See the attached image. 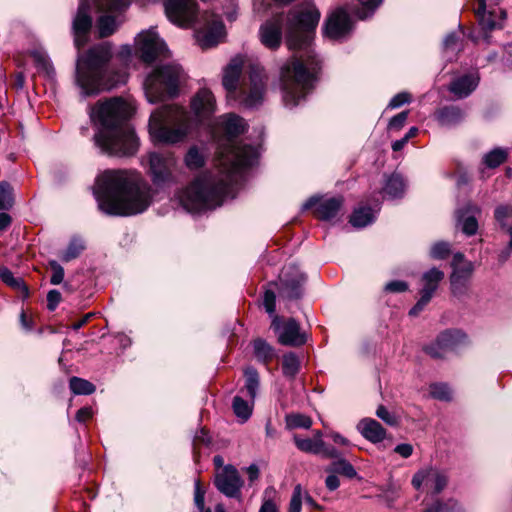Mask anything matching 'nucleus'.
Returning <instances> with one entry per match:
<instances>
[{
  "mask_svg": "<svg viewBox=\"0 0 512 512\" xmlns=\"http://www.w3.org/2000/svg\"><path fill=\"white\" fill-rule=\"evenodd\" d=\"M245 63V58L242 55H237L230 60L228 65L225 67L223 72L222 84L225 90L229 94L236 95L238 86H239V78L241 76L243 67Z\"/></svg>",
  "mask_w": 512,
  "mask_h": 512,
  "instance_id": "obj_28",
  "label": "nucleus"
},
{
  "mask_svg": "<svg viewBox=\"0 0 512 512\" xmlns=\"http://www.w3.org/2000/svg\"><path fill=\"white\" fill-rule=\"evenodd\" d=\"M61 301V293L58 290H50L47 294V308L54 311Z\"/></svg>",
  "mask_w": 512,
  "mask_h": 512,
  "instance_id": "obj_63",
  "label": "nucleus"
},
{
  "mask_svg": "<svg viewBox=\"0 0 512 512\" xmlns=\"http://www.w3.org/2000/svg\"><path fill=\"white\" fill-rule=\"evenodd\" d=\"M185 164L190 170H197L204 166L205 158L196 146H192L185 155Z\"/></svg>",
  "mask_w": 512,
  "mask_h": 512,
  "instance_id": "obj_48",
  "label": "nucleus"
},
{
  "mask_svg": "<svg viewBox=\"0 0 512 512\" xmlns=\"http://www.w3.org/2000/svg\"><path fill=\"white\" fill-rule=\"evenodd\" d=\"M294 442L296 447L306 453L320 454L323 448L322 439H310V438H299L294 436Z\"/></svg>",
  "mask_w": 512,
  "mask_h": 512,
  "instance_id": "obj_43",
  "label": "nucleus"
},
{
  "mask_svg": "<svg viewBox=\"0 0 512 512\" xmlns=\"http://www.w3.org/2000/svg\"><path fill=\"white\" fill-rule=\"evenodd\" d=\"M462 49L460 33L451 32L443 40V53L447 60H451Z\"/></svg>",
  "mask_w": 512,
  "mask_h": 512,
  "instance_id": "obj_36",
  "label": "nucleus"
},
{
  "mask_svg": "<svg viewBox=\"0 0 512 512\" xmlns=\"http://www.w3.org/2000/svg\"><path fill=\"white\" fill-rule=\"evenodd\" d=\"M85 249V245L82 239L78 237H73L67 248L62 252L61 260L64 262H69L73 259H76L80 256V254Z\"/></svg>",
  "mask_w": 512,
  "mask_h": 512,
  "instance_id": "obj_44",
  "label": "nucleus"
},
{
  "mask_svg": "<svg viewBox=\"0 0 512 512\" xmlns=\"http://www.w3.org/2000/svg\"><path fill=\"white\" fill-rule=\"evenodd\" d=\"M200 27L196 31L199 45L206 49L217 45L225 34V27L218 15L205 12L199 20Z\"/></svg>",
  "mask_w": 512,
  "mask_h": 512,
  "instance_id": "obj_16",
  "label": "nucleus"
},
{
  "mask_svg": "<svg viewBox=\"0 0 512 512\" xmlns=\"http://www.w3.org/2000/svg\"><path fill=\"white\" fill-rule=\"evenodd\" d=\"M253 351L257 361L265 365L270 363L277 356L275 349L261 338L253 341Z\"/></svg>",
  "mask_w": 512,
  "mask_h": 512,
  "instance_id": "obj_34",
  "label": "nucleus"
},
{
  "mask_svg": "<svg viewBox=\"0 0 512 512\" xmlns=\"http://www.w3.org/2000/svg\"><path fill=\"white\" fill-rule=\"evenodd\" d=\"M148 158V174L152 183L164 188L176 183V159L173 155L150 152Z\"/></svg>",
  "mask_w": 512,
  "mask_h": 512,
  "instance_id": "obj_11",
  "label": "nucleus"
},
{
  "mask_svg": "<svg viewBox=\"0 0 512 512\" xmlns=\"http://www.w3.org/2000/svg\"><path fill=\"white\" fill-rule=\"evenodd\" d=\"M507 159V152L501 148H495L484 155L483 163L489 168L500 166Z\"/></svg>",
  "mask_w": 512,
  "mask_h": 512,
  "instance_id": "obj_50",
  "label": "nucleus"
},
{
  "mask_svg": "<svg viewBox=\"0 0 512 512\" xmlns=\"http://www.w3.org/2000/svg\"><path fill=\"white\" fill-rule=\"evenodd\" d=\"M93 194L99 209L109 216H133L147 210L151 187L132 170H106L95 181Z\"/></svg>",
  "mask_w": 512,
  "mask_h": 512,
  "instance_id": "obj_3",
  "label": "nucleus"
},
{
  "mask_svg": "<svg viewBox=\"0 0 512 512\" xmlns=\"http://www.w3.org/2000/svg\"><path fill=\"white\" fill-rule=\"evenodd\" d=\"M164 8L167 18L180 27H189L197 21L196 0H165Z\"/></svg>",
  "mask_w": 512,
  "mask_h": 512,
  "instance_id": "obj_17",
  "label": "nucleus"
},
{
  "mask_svg": "<svg viewBox=\"0 0 512 512\" xmlns=\"http://www.w3.org/2000/svg\"><path fill=\"white\" fill-rule=\"evenodd\" d=\"M31 57L39 72L44 73L48 78H52L55 75L51 61L44 51L34 50L31 52Z\"/></svg>",
  "mask_w": 512,
  "mask_h": 512,
  "instance_id": "obj_37",
  "label": "nucleus"
},
{
  "mask_svg": "<svg viewBox=\"0 0 512 512\" xmlns=\"http://www.w3.org/2000/svg\"><path fill=\"white\" fill-rule=\"evenodd\" d=\"M216 488L229 498H238L241 494L243 481L235 467L232 465L225 466L215 476Z\"/></svg>",
  "mask_w": 512,
  "mask_h": 512,
  "instance_id": "obj_23",
  "label": "nucleus"
},
{
  "mask_svg": "<svg viewBox=\"0 0 512 512\" xmlns=\"http://www.w3.org/2000/svg\"><path fill=\"white\" fill-rule=\"evenodd\" d=\"M343 205L342 197H331L327 199H319L311 197L304 205V209L316 206V216L324 221H331L335 219Z\"/></svg>",
  "mask_w": 512,
  "mask_h": 512,
  "instance_id": "obj_24",
  "label": "nucleus"
},
{
  "mask_svg": "<svg viewBox=\"0 0 512 512\" xmlns=\"http://www.w3.org/2000/svg\"><path fill=\"white\" fill-rule=\"evenodd\" d=\"M300 369L299 357L294 352H289L283 355L282 358V372L287 378L293 379L298 374Z\"/></svg>",
  "mask_w": 512,
  "mask_h": 512,
  "instance_id": "obj_38",
  "label": "nucleus"
},
{
  "mask_svg": "<svg viewBox=\"0 0 512 512\" xmlns=\"http://www.w3.org/2000/svg\"><path fill=\"white\" fill-rule=\"evenodd\" d=\"M357 2L359 6L355 10V13L359 19L365 20L375 13L383 0H357Z\"/></svg>",
  "mask_w": 512,
  "mask_h": 512,
  "instance_id": "obj_46",
  "label": "nucleus"
},
{
  "mask_svg": "<svg viewBox=\"0 0 512 512\" xmlns=\"http://www.w3.org/2000/svg\"><path fill=\"white\" fill-rule=\"evenodd\" d=\"M408 111H402L390 118L387 128H402L407 121Z\"/></svg>",
  "mask_w": 512,
  "mask_h": 512,
  "instance_id": "obj_60",
  "label": "nucleus"
},
{
  "mask_svg": "<svg viewBox=\"0 0 512 512\" xmlns=\"http://www.w3.org/2000/svg\"><path fill=\"white\" fill-rule=\"evenodd\" d=\"M444 277V272L436 267H432L422 274L421 282L423 286L420 290V298L410 309L409 315L417 316L421 311H423L433 298Z\"/></svg>",
  "mask_w": 512,
  "mask_h": 512,
  "instance_id": "obj_18",
  "label": "nucleus"
},
{
  "mask_svg": "<svg viewBox=\"0 0 512 512\" xmlns=\"http://www.w3.org/2000/svg\"><path fill=\"white\" fill-rule=\"evenodd\" d=\"M376 416L384 421L389 426H396L398 424L397 417L394 413L390 412L385 406L380 405L376 410Z\"/></svg>",
  "mask_w": 512,
  "mask_h": 512,
  "instance_id": "obj_57",
  "label": "nucleus"
},
{
  "mask_svg": "<svg viewBox=\"0 0 512 512\" xmlns=\"http://www.w3.org/2000/svg\"><path fill=\"white\" fill-rule=\"evenodd\" d=\"M92 27L91 4L88 0H81L73 20V33L75 46L80 49L87 42V35Z\"/></svg>",
  "mask_w": 512,
  "mask_h": 512,
  "instance_id": "obj_22",
  "label": "nucleus"
},
{
  "mask_svg": "<svg viewBox=\"0 0 512 512\" xmlns=\"http://www.w3.org/2000/svg\"><path fill=\"white\" fill-rule=\"evenodd\" d=\"M474 272V264L465 262L462 268H454L450 274V290L453 296L462 298L468 294L470 280Z\"/></svg>",
  "mask_w": 512,
  "mask_h": 512,
  "instance_id": "obj_26",
  "label": "nucleus"
},
{
  "mask_svg": "<svg viewBox=\"0 0 512 512\" xmlns=\"http://www.w3.org/2000/svg\"><path fill=\"white\" fill-rule=\"evenodd\" d=\"M305 275L296 264L290 263L283 267L278 282H272L269 286H276L278 296L282 299L295 300L303 294Z\"/></svg>",
  "mask_w": 512,
  "mask_h": 512,
  "instance_id": "obj_14",
  "label": "nucleus"
},
{
  "mask_svg": "<svg viewBox=\"0 0 512 512\" xmlns=\"http://www.w3.org/2000/svg\"><path fill=\"white\" fill-rule=\"evenodd\" d=\"M232 408L235 415L242 419V421H247L252 414V405L240 396L234 397Z\"/></svg>",
  "mask_w": 512,
  "mask_h": 512,
  "instance_id": "obj_49",
  "label": "nucleus"
},
{
  "mask_svg": "<svg viewBox=\"0 0 512 512\" xmlns=\"http://www.w3.org/2000/svg\"><path fill=\"white\" fill-rule=\"evenodd\" d=\"M321 17L320 11L310 2L303 3L284 16L277 14L259 28L262 45L276 50L282 43L283 25L286 23V43L297 51L281 68L283 101L293 108L302 103L314 89L321 69V60L312 49L315 30Z\"/></svg>",
  "mask_w": 512,
  "mask_h": 512,
  "instance_id": "obj_2",
  "label": "nucleus"
},
{
  "mask_svg": "<svg viewBox=\"0 0 512 512\" xmlns=\"http://www.w3.org/2000/svg\"><path fill=\"white\" fill-rule=\"evenodd\" d=\"M194 486V503L198 512H212L210 508H205V490L201 487L200 481H195ZM215 512H225L224 506L222 504H217L215 506Z\"/></svg>",
  "mask_w": 512,
  "mask_h": 512,
  "instance_id": "obj_45",
  "label": "nucleus"
},
{
  "mask_svg": "<svg viewBox=\"0 0 512 512\" xmlns=\"http://www.w3.org/2000/svg\"><path fill=\"white\" fill-rule=\"evenodd\" d=\"M214 128H247V122L235 113H226L219 116L215 122Z\"/></svg>",
  "mask_w": 512,
  "mask_h": 512,
  "instance_id": "obj_39",
  "label": "nucleus"
},
{
  "mask_svg": "<svg viewBox=\"0 0 512 512\" xmlns=\"http://www.w3.org/2000/svg\"><path fill=\"white\" fill-rule=\"evenodd\" d=\"M13 204L12 188L6 181L0 182V211L9 209Z\"/></svg>",
  "mask_w": 512,
  "mask_h": 512,
  "instance_id": "obj_55",
  "label": "nucleus"
},
{
  "mask_svg": "<svg viewBox=\"0 0 512 512\" xmlns=\"http://www.w3.org/2000/svg\"><path fill=\"white\" fill-rule=\"evenodd\" d=\"M408 289V284L402 280H394L385 285V291L391 293H401Z\"/></svg>",
  "mask_w": 512,
  "mask_h": 512,
  "instance_id": "obj_62",
  "label": "nucleus"
},
{
  "mask_svg": "<svg viewBox=\"0 0 512 512\" xmlns=\"http://www.w3.org/2000/svg\"><path fill=\"white\" fill-rule=\"evenodd\" d=\"M136 111V101L129 95L102 97L87 106L90 123L95 128H124Z\"/></svg>",
  "mask_w": 512,
  "mask_h": 512,
  "instance_id": "obj_6",
  "label": "nucleus"
},
{
  "mask_svg": "<svg viewBox=\"0 0 512 512\" xmlns=\"http://www.w3.org/2000/svg\"><path fill=\"white\" fill-rule=\"evenodd\" d=\"M424 512H465L464 508L454 499L437 500Z\"/></svg>",
  "mask_w": 512,
  "mask_h": 512,
  "instance_id": "obj_41",
  "label": "nucleus"
},
{
  "mask_svg": "<svg viewBox=\"0 0 512 512\" xmlns=\"http://www.w3.org/2000/svg\"><path fill=\"white\" fill-rule=\"evenodd\" d=\"M447 475L434 467H427L417 471L412 478V485L419 490L424 487L428 492L440 493L447 485Z\"/></svg>",
  "mask_w": 512,
  "mask_h": 512,
  "instance_id": "obj_20",
  "label": "nucleus"
},
{
  "mask_svg": "<svg viewBox=\"0 0 512 512\" xmlns=\"http://www.w3.org/2000/svg\"><path fill=\"white\" fill-rule=\"evenodd\" d=\"M216 112V99L207 88L190 98L189 110L179 105H163L149 118L148 128H197L210 125Z\"/></svg>",
  "mask_w": 512,
  "mask_h": 512,
  "instance_id": "obj_5",
  "label": "nucleus"
},
{
  "mask_svg": "<svg viewBox=\"0 0 512 512\" xmlns=\"http://www.w3.org/2000/svg\"><path fill=\"white\" fill-rule=\"evenodd\" d=\"M0 279L8 286L17 289L21 293L23 299L29 297V289L24 280L20 277H15L11 270L6 267L0 268Z\"/></svg>",
  "mask_w": 512,
  "mask_h": 512,
  "instance_id": "obj_35",
  "label": "nucleus"
},
{
  "mask_svg": "<svg viewBox=\"0 0 512 512\" xmlns=\"http://www.w3.org/2000/svg\"><path fill=\"white\" fill-rule=\"evenodd\" d=\"M114 2V0H95V4L98 6V9L104 13L96 22L98 34L101 38L112 35L122 23L119 16L127 8L121 11H113L110 9V6L111 4H114Z\"/></svg>",
  "mask_w": 512,
  "mask_h": 512,
  "instance_id": "obj_21",
  "label": "nucleus"
},
{
  "mask_svg": "<svg viewBox=\"0 0 512 512\" xmlns=\"http://www.w3.org/2000/svg\"><path fill=\"white\" fill-rule=\"evenodd\" d=\"M353 22L348 12L340 7L334 10L325 21L324 35L332 40L346 39L352 32Z\"/></svg>",
  "mask_w": 512,
  "mask_h": 512,
  "instance_id": "obj_19",
  "label": "nucleus"
},
{
  "mask_svg": "<svg viewBox=\"0 0 512 512\" xmlns=\"http://www.w3.org/2000/svg\"><path fill=\"white\" fill-rule=\"evenodd\" d=\"M49 265L52 270V275L50 278V283L52 285L60 284L64 279V269L63 267L55 260L49 262Z\"/></svg>",
  "mask_w": 512,
  "mask_h": 512,
  "instance_id": "obj_58",
  "label": "nucleus"
},
{
  "mask_svg": "<svg viewBox=\"0 0 512 512\" xmlns=\"http://www.w3.org/2000/svg\"><path fill=\"white\" fill-rule=\"evenodd\" d=\"M275 291L267 288L264 292L263 305L266 312L272 316L271 328L278 336V342L284 346L298 347L306 343L307 337L301 332L300 324L294 319L283 320L275 315Z\"/></svg>",
  "mask_w": 512,
  "mask_h": 512,
  "instance_id": "obj_8",
  "label": "nucleus"
},
{
  "mask_svg": "<svg viewBox=\"0 0 512 512\" xmlns=\"http://www.w3.org/2000/svg\"><path fill=\"white\" fill-rule=\"evenodd\" d=\"M411 95L408 92H400L393 96L388 104L391 109H396L411 102Z\"/></svg>",
  "mask_w": 512,
  "mask_h": 512,
  "instance_id": "obj_59",
  "label": "nucleus"
},
{
  "mask_svg": "<svg viewBox=\"0 0 512 512\" xmlns=\"http://www.w3.org/2000/svg\"><path fill=\"white\" fill-rule=\"evenodd\" d=\"M481 214V209L473 204L467 203L456 211V227L460 228L463 234L470 237L478 231L477 216Z\"/></svg>",
  "mask_w": 512,
  "mask_h": 512,
  "instance_id": "obj_27",
  "label": "nucleus"
},
{
  "mask_svg": "<svg viewBox=\"0 0 512 512\" xmlns=\"http://www.w3.org/2000/svg\"><path fill=\"white\" fill-rule=\"evenodd\" d=\"M466 335L458 329H446L438 334L436 339L424 346L426 354L435 359H442L451 352H455L461 345L465 344Z\"/></svg>",
  "mask_w": 512,
  "mask_h": 512,
  "instance_id": "obj_15",
  "label": "nucleus"
},
{
  "mask_svg": "<svg viewBox=\"0 0 512 512\" xmlns=\"http://www.w3.org/2000/svg\"><path fill=\"white\" fill-rule=\"evenodd\" d=\"M480 75L478 71L461 74L452 78L448 85V91L456 99H465L478 87Z\"/></svg>",
  "mask_w": 512,
  "mask_h": 512,
  "instance_id": "obj_25",
  "label": "nucleus"
},
{
  "mask_svg": "<svg viewBox=\"0 0 512 512\" xmlns=\"http://www.w3.org/2000/svg\"><path fill=\"white\" fill-rule=\"evenodd\" d=\"M328 471L341 474L349 479L356 477L357 472L353 465L344 458L333 461Z\"/></svg>",
  "mask_w": 512,
  "mask_h": 512,
  "instance_id": "obj_47",
  "label": "nucleus"
},
{
  "mask_svg": "<svg viewBox=\"0 0 512 512\" xmlns=\"http://www.w3.org/2000/svg\"><path fill=\"white\" fill-rule=\"evenodd\" d=\"M304 490L300 484H297L292 492L288 512H301Z\"/></svg>",
  "mask_w": 512,
  "mask_h": 512,
  "instance_id": "obj_56",
  "label": "nucleus"
},
{
  "mask_svg": "<svg viewBox=\"0 0 512 512\" xmlns=\"http://www.w3.org/2000/svg\"><path fill=\"white\" fill-rule=\"evenodd\" d=\"M116 57L124 67H127L132 60V47L122 45ZM111 58L112 46L108 42L97 44L86 53L78 54L75 82L84 96L111 90L127 82L126 68L113 70L108 67Z\"/></svg>",
  "mask_w": 512,
  "mask_h": 512,
  "instance_id": "obj_4",
  "label": "nucleus"
},
{
  "mask_svg": "<svg viewBox=\"0 0 512 512\" xmlns=\"http://www.w3.org/2000/svg\"><path fill=\"white\" fill-rule=\"evenodd\" d=\"M418 130H408V132L399 140H396L392 143L393 151L397 152L403 149V147L408 143L411 138H414L417 135Z\"/></svg>",
  "mask_w": 512,
  "mask_h": 512,
  "instance_id": "obj_61",
  "label": "nucleus"
},
{
  "mask_svg": "<svg viewBox=\"0 0 512 512\" xmlns=\"http://www.w3.org/2000/svg\"><path fill=\"white\" fill-rule=\"evenodd\" d=\"M451 253V244L446 241L435 242L429 251V256L435 260H444Z\"/></svg>",
  "mask_w": 512,
  "mask_h": 512,
  "instance_id": "obj_52",
  "label": "nucleus"
},
{
  "mask_svg": "<svg viewBox=\"0 0 512 512\" xmlns=\"http://www.w3.org/2000/svg\"><path fill=\"white\" fill-rule=\"evenodd\" d=\"M93 414L94 412L92 407L85 406L77 411L75 418L79 423H85L87 420L92 418Z\"/></svg>",
  "mask_w": 512,
  "mask_h": 512,
  "instance_id": "obj_64",
  "label": "nucleus"
},
{
  "mask_svg": "<svg viewBox=\"0 0 512 512\" xmlns=\"http://www.w3.org/2000/svg\"><path fill=\"white\" fill-rule=\"evenodd\" d=\"M93 140L102 153L110 156H133L139 149L135 130H97Z\"/></svg>",
  "mask_w": 512,
  "mask_h": 512,
  "instance_id": "obj_9",
  "label": "nucleus"
},
{
  "mask_svg": "<svg viewBox=\"0 0 512 512\" xmlns=\"http://www.w3.org/2000/svg\"><path fill=\"white\" fill-rule=\"evenodd\" d=\"M512 205H499L494 212V216L499 225L508 231L512 227Z\"/></svg>",
  "mask_w": 512,
  "mask_h": 512,
  "instance_id": "obj_51",
  "label": "nucleus"
},
{
  "mask_svg": "<svg viewBox=\"0 0 512 512\" xmlns=\"http://www.w3.org/2000/svg\"><path fill=\"white\" fill-rule=\"evenodd\" d=\"M186 73L177 63H169L154 69L144 81V92L150 103L179 95Z\"/></svg>",
  "mask_w": 512,
  "mask_h": 512,
  "instance_id": "obj_7",
  "label": "nucleus"
},
{
  "mask_svg": "<svg viewBox=\"0 0 512 512\" xmlns=\"http://www.w3.org/2000/svg\"><path fill=\"white\" fill-rule=\"evenodd\" d=\"M244 376L247 396L253 403L257 395V390L259 388V374L255 368L247 367L244 371Z\"/></svg>",
  "mask_w": 512,
  "mask_h": 512,
  "instance_id": "obj_40",
  "label": "nucleus"
},
{
  "mask_svg": "<svg viewBox=\"0 0 512 512\" xmlns=\"http://www.w3.org/2000/svg\"><path fill=\"white\" fill-rule=\"evenodd\" d=\"M248 83H243L239 90V103L247 108H256L263 103L266 91L264 70L257 64L249 67Z\"/></svg>",
  "mask_w": 512,
  "mask_h": 512,
  "instance_id": "obj_12",
  "label": "nucleus"
},
{
  "mask_svg": "<svg viewBox=\"0 0 512 512\" xmlns=\"http://www.w3.org/2000/svg\"><path fill=\"white\" fill-rule=\"evenodd\" d=\"M405 182L401 175L392 174L387 177L383 187L384 197L388 199H397L403 197L405 193Z\"/></svg>",
  "mask_w": 512,
  "mask_h": 512,
  "instance_id": "obj_33",
  "label": "nucleus"
},
{
  "mask_svg": "<svg viewBox=\"0 0 512 512\" xmlns=\"http://www.w3.org/2000/svg\"><path fill=\"white\" fill-rule=\"evenodd\" d=\"M189 130H149L154 145H176L186 141Z\"/></svg>",
  "mask_w": 512,
  "mask_h": 512,
  "instance_id": "obj_30",
  "label": "nucleus"
},
{
  "mask_svg": "<svg viewBox=\"0 0 512 512\" xmlns=\"http://www.w3.org/2000/svg\"><path fill=\"white\" fill-rule=\"evenodd\" d=\"M378 211L379 209L374 210L371 207L360 206L353 211L349 222L355 228H364L376 220V214Z\"/></svg>",
  "mask_w": 512,
  "mask_h": 512,
  "instance_id": "obj_32",
  "label": "nucleus"
},
{
  "mask_svg": "<svg viewBox=\"0 0 512 512\" xmlns=\"http://www.w3.org/2000/svg\"><path fill=\"white\" fill-rule=\"evenodd\" d=\"M358 432L371 443H380L386 438V430L372 418H363L357 424Z\"/></svg>",
  "mask_w": 512,
  "mask_h": 512,
  "instance_id": "obj_29",
  "label": "nucleus"
},
{
  "mask_svg": "<svg viewBox=\"0 0 512 512\" xmlns=\"http://www.w3.org/2000/svg\"><path fill=\"white\" fill-rule=\"evenodd\" d=\"M286 423L289 428L309 429L312 425L310 417L302 414H291L286 417Z\"/></svg>",
  "mask_w": 512,
  "mask_h": 512,
  "instance_id": "obj_54",
  "label": "nucleus"
},
{
  "mask_svg": "<svg viewBox=\"0 0 512 512\" xmlns=\"http://www.w3.org/2000/svg\"><path fill=\"white\" fill-rule=\"evenodd\" d=\"M435 115L442 126L458 125L465 117L464 111L453 105L439 109Z\"/></svg>",
  "mask_w": 512,
  "mask_h": 512,
  "instance_id": "obj_31",
  "label": "nucleus"
},
{
  "mask_svg": "<svg viewBox=\"0 0 512 512\" xmlns=\"http://www.w3.org/2000/svg\"><path fill=\"white\" fill-rule=\"evenodd\" d=\"M135 50L145 63H152L169 54L166 43L161 39L154 27L141 31L135 37Z\"/></svg>",
  "mask_w": 512,
  "mask_h": 512,
  "instance_id": "obj_13",
  "label": "nucleus"
},
{
  "mask_svg": "<svg viewBox=\"0 0 512 512\" xmlns=\"http://www.w3.org/2000/svg\"><path fill=\"white\" fill-rule=\"evenodd\" d=\"M69 387L75 395H90L96 390L93 383L76 376L70 378Z\"/></svg>",
  "mask_w": 512,
  "mask_h": 512,
  "instance_id": "obj_42",
  "label": "nucleus"
},
{
  "mask_svg": "<svg viewBox=\"0 0 512 512\" xmlns=\"http://www.w3.org/2000/svg\"><path fill=\"white\" fill-rule=\"evenodd\" d=\"M500 0H478V7L475 10L480 32L477 36L470 35L475 43L482 39L485 43H490L489 32L502 28V22L506 16L504 10L497 8Z\"/></svg>",
  "mask_w": 512,
  "mask_h": 512,
  "instance_id": "obj_10",
  "label": "nucleus"
},
{
  "mask_svg": "<svg viewBox=\"0 0 512 512\" xmlns=\"http://www.w3.org/2000/svg\"><path fill=\"white\" fill-rule=\"evenodd\" d=\"M248 130H206L218 160L216 171L197 176L189 185L176 191L174 197L189 213L220 206L225 198H234L244 180L245 169L254 166L261 152L262 130H253L255 140L245 135Z\"/></svg>",
  "mask_w": 512,
  "mask_h": 512,
  "instance_id": "obj_1",
  "label": "nucleus"
},
{
  "mask_svg": "<svg viewBox=\"0 0 512 512\" xmlns=\"http://www.w3.org/2000/svg\"><path fill=\"white\" fill-rule=\"evenodd\" d=\"M430 395L441 401H449L452 398V393L449 386L445 383H434L429 388Z\"/></svg>",
  "mask_w": 512,
  "mask_h": 512,
  "instance_id": "obj_53",
  "label": "nucleus"
}]
</instances>
